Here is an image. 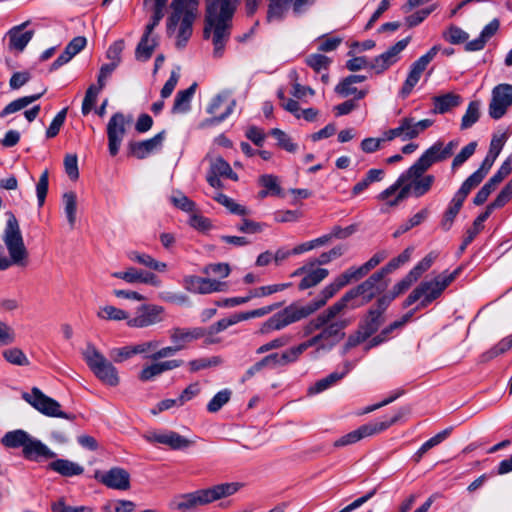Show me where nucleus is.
<instances>
[{
    "label": "nucleus",
    "instance_id": "1",
    "mask_svg": "<svg viewBox=\"0 0 512 512\" xmlns=\"http://www.w3.org/2000/svg\"><path fill=\"white\" fill-rule=\"evenodd\" d=\"M353 279L345 270L337 276L333 282L325 286L319 296L306 305L292 303L281 311L275 313L266 320L260 327V334H269L272 331L281 330L290 324L298 322L323 307L340 289L352 282Z\"/></svg>",
    "mask_w": 512,
    "mask_h": 512
},
{
    "label": "nucleus",
    "instance_id": "2",
    "mask_svg": "<svg viewBox=\"0 0 512 512\" xmlns=\"http://www.w3.org/2000/svg\"><path fill=\"white\" fill-rule=\"evenodd\" d=\"M235 5L231 0H206V14L203 36L212 39L215 58L223 56L230 38Z\"/></svg>",
    "mask_w": 512,
    "mask_h": 512
},
{
    "label": "nucleus",
    "instance_id": "3",
    "mask_svg": "<svg viewBox=\"0 0 512 512\" xmlns=\"http://www.w3.org/2000/svg\"><path fill=\"white\" fill-rule=\"evenodd\" d=\"M241 487L240 483H222L206 489H199L189 493L173 496L168 507L172 511H186L198 506L207 505L216 500L236 493Z\"/></svg>",
    "mask_w": 512,
    "mask_h": 512
},
{
    "label": "nucleus",
    "instance_id": "4",
    "mask_svg": "<svg viewBox=\"0 0 512 512\" xmlns=\"http://www.w3.org/2000/svg\"><path fill=\"white\" fill-rule=\"evenodd\" d=\"M200 0H172V12L167 18V34L172 35L179 25L176 46L184 48L192 35V26L198 13Z\"/></svg>",
    "mask_w": 512,
    "mask_h": 512
},
{
    "label": "nucleus",
    "instance_id": "5",
    "mask_svg": "<svg viewBox=\"0 0 512 512\" xmlns=\"http://www.w3.org/2000/svg\"><path fill=\"white\" fill-rule=\"evenodd\" d=\"M7 221L2 235L9 257L0 255V271H4L12 265L25 266L28 259V251L19 222L12 212H7Z\"/></svg>",
    "mask_w": 512,
    "mask_h": 512
},
{
    "label": "nucleus",
    "instance_id": "6",
    "mask_svg": "<svg viewBox=\"0 0 512 512\" xmlns=\"http://www.w3.org/2000/svg\"><path fill=\"white\" fill-rule=\"evenodd\" d=\"M82 355L90 370L103 384L111 387L119 384L117 368L105 358L95 345L88 343Z\"/></svg>",
    "mask_w": 512,
    "mask_h": 512
},
{
    "label": "nucleus",
    "instance_id": "7",
    "mask_svg": "<svg viewBox=\"0 0 512 512\" xmlns=\"http://www.w3.org/2000/svg\"><path fill=\"white\" fill-rule=\"evenodd\" d=\"M458 145V140H451L446 145L442 141H436L409 167L407 175L409 177L422 176L433 164L450 158Z\"/></svg>",
    "mask_w": 512,
    "mask_h": 512
},
{
    "label": "nucleus",
    "instance_id": "8",
    "mask_svg": "<svg viewBox=\"0 0 512 512\" xmlns=\"http://www.w3.org/2000/svg\"><path fill=\"white\" fill-rule=\"evenodd\" d=\"M385 275L380 270L373 273L368 279L361 284L347 291L339 300L343 304L344 308L347 307L348 303L358 297H361V305L369 303L376 295L383 292L387 283L385 281ZM360 306V304H359ZM358 307V305H352V308Z\"/></svg>",
    "mask_w": 512,
    "mask_h": 512
},
{
    "label": "nucleus",
    "instance_id": "9",
    "mask_svg": "<svg viewBox=\"0 0 512 512\" xmlns=\"http://www.w3.org/2000/svg\"><path fill=\"white\" fill-rule=\"evenodd\" d=\"M22 398L37 411L48 417L63 418L70 421L76 418L74 414L63 412L58 401L48 397L37 387H33L30 393H23Z\"/></svg>",
    "mask_w": 512,
    "mask_h": 512
},
{
    "label": "nucleus",
    "instance_id": "10",
    "mask_svg": "<svg viewBox=\"0 0 512 512\" xmlns=\"http://www.w3.org/2000/svg\"><path fill=\"white\" fill-rule=\"evenodd\" d=\"M399 418L400 415H395L394 417L384 421H377L374 423L362 425L358 429L351 431L337 439L334 442V447H344L350 444H354L365 437L380 433L396 423Z\"/></svg>",
    "mask_w": 512,
    "mask_h": 512
},
{
    "label": "nucleus",
    "instance_id": "11",
    "mask_svg": "<svg viewBox=\"0 0 512 512\" xmlns=\"http://www.w3.org/2000/svg\"><path fill=\"white\" fill-rule=\"evenodd\" d=\"M439 50L440 47L438 45H434L427 53L412 63L407 78L399 91V96L402 99L407 98L411 94L414 87L419 82L422 73L425 71L428 64L435 58Z\"/></svg>",
    "mask_w": 512,
    "mask_h": 512
},
{
    "label": "nucleus",
    "instance_id": "12",
    "mask_svg": "<svg viewBox=\"0 0 512 512\" xmlns=\"http://www.w3.org/2000/svg\"><path fill=\"white\" fill-rule=\"evenodd\" d=\"M442 292L438 287V283L431 281L421 282L405 299L403 308H407L417 301H420L415 310L426 308L434 300L440 297Z\"/></svg>",
    "mask_w": 512,
    "mask_h": 512
},
{
    "label": "nucleus",
    "instance_id": "13",
    "mask_svg": "<svg viewBox=\"0 0 512 512\" xmlns=\"http://www.w3.org/2000/svg\"><path fill=\"white\" fill-rule=\"evenodd\" d=\"M506 137L505 135L494 136L490 142L489 151L482 161L481 166L478 170H476L473 174H471L466 180L469 181L472 185L478 186L483 179L488 174L489 170L493 166L497 157L501 153L503 146L505 144Z\"/></svg>",
    "mask_w": 512,
    "mask_h": 512
},
{
    "label": "nucleus",
    "instance_id": "14",
    "mask_svg": "<svg viewBox=\"0 0 512 512\" xmlns=\"http://www.w3.org/2000/svg\"><path fill=\"white\" fill-rule=\"evenodd\" d=\"M164 308L155 304H143L136 310L134 317H129L127 325L131 328H146L162 322Z\"/></svg>",
    "mask_w": 512,
    "mask_h": 512
},
{
    "label": "nucleus",
    "instance_id": "15",
    "mask_svg": "<svg viewBox=\"0 0 512 512\" xmlns=\"http://www.w3.org/2000/svg\"><path fill=\"white\" fill-rule=\"evenodd\" d=\"M130 122L126 120L125 115L116 112L111 116L107 124L108 150L111 156H116L119 152L121 143L126 134V124Z\"/></svg>",
    "mask_w": 512,
    "mask_h": 512
},
{
    "label": "nucleus",
    "instance_id": "16",
    "mask_svg": "<svg viewBox=\"0 0 512 512\" xmlns=\"http://www.w3.org/2000/svg\"><path fill=\"white\" fill-rule=\"evenodd\" d=\"M512 105V85L499 84L492 90V98L489 104V116L498 120L502 118L507 109Z\"/></svg>",
    "mask_w": 512,
    "mask_h": 512
},
{
    "label": "nucleus",
    "instance_id": "17",
    "mask_svg": "<svg viewBox=\"0 0 512 512\" xmlns=\"http://www.w3.org/2000/svg\"><path fill=\"white\" fill-rule=\"evenodd\" d=\"M476 186L472 185L469 181L465 180L458 191L454 194L453 198L449 202V205L444 212L441 227L443 230L448 231L454 222V219L461 210L463 203L472 189Z\"/></svg>",
    "mask_w": 512,
    "mask_h": 512
},
{
    "label": "nucleus",
    "instance_id": "18",
    "mask_svg": "<svg viewBox=\"0 0 512 512\" xmlns=\"http://www.w3.org/2000/svg\"><path fill=\"white\" fill-rule=\"evenodd\" d=\"M410 42V37H406L393 46H391L388 50L375 57L370 63V69L374 70L376 74H382L387 69H389L392 65L400 59V53L407 47Z\"/></svg>",
    "mask_w": 512,
    "mask_h": 512
},
{
    "label": "nucleus",
    "instance_id": "19",
    "mask_svg": "<svg viewBox=\"0 0 512 512\" xmlns=\"http://www.w3.org/2000/svg\"><path fill=\"white\" fill-rule=\"evenodd\" d=\"M143 438L151 444H162L172 450H181L189 447L190 441L174 431L150 430L143 434Z\"/></svg>",
    "mask_w": 512,
    "mask_h": 512
},
{
    "label": "nucleus",
    "instance_id": "20",
    "mask_svg": "<svg viewBox=\"0 0 512 512\" xmlns=\"http://www.w3.org/2000/svg\"><path fill=\"white\" fill-rule=\"evenodd\" d=\"M183 285L185 289L194 294H210L213 292H223L227 285L215 279L203 278L196 275L184 277Z\"/></svg>",
    "mask_w": 512,
    "mask_h": 512
},
{
    "label": "nucleus",
    "instance_id": "21",
    "mask_svg": "<svg viewBox=\"0 0 512 512\" xmlns=\"http://www.w3.org/2000/svg\"><path fill=\"white\" fill-rule=\"evenodd\" d=\"M164 139L165 131H161L150 139L131 141L128 144L129 153L137 159H145L152 153L161 149Z\"/></svg>",
    "mask_w": 512,
    "mask_h": 512
},
{
    "label": "nucleus",
    "instance_id": "22",
    "mask_svg": "<svg viewBox=\"0 0 512 512\" xmlns=\"http://www.w3.org/2000/svg\"><path fill=\"white\" fill-rule=\"evenodd\" d=\"M112 277L122 279L129 284L143 283L154 287H159L161 284L159 277L154 273L135 267H129L125 271L113 272Z\"/></svg>",
    "mask_w": 512,
    "mask_h": 512
},
{
    "label": "nucleus",
    "instance_id": "23",
    "mask_svg": "<svg viewBox=\"0 0 512 512\" xmlns=\"http://www.w3.org/2000/svg\"><path fill=\"white\" fill-rule=\"evenodd\" d=\"M387 310V308H382L379 304V299L376 301V305L371 307L367 315L360 322L359 330L360 333L364 334V338L371 337L383 323V313Z\"/></svg>",
    "mask_w": 512,
    "mask_h": 512
},
{
    "label": "nucleus",
    "instance_id": "24",
    "mask_svg": "<svg viewBox=\"0 0 512 512\" xmlns=\"http://www.w3.org/2000/svg\"><path fill=\"white\" fill-rule=\"evenodd\" d=\"M28 21L12 27L6 34L9 39L8 48L11 51L22 52L34 36V30L24 31Z\"/></svg>",
    "mask_w": 512,
    "mask_h": 512
},
{
    "label": "nucleus",
    "instance_id": "25",
    "mask_svg": "<svg viewBox=\"0 0 512 512\" xmlns=\"http://www.w3.org/2000/svg\"><path fill=\"white\" fill-rule=\"evenodd\" d=\"M207 330L204 327L180 328L174 327L169 330L170 340L173 344L182 345V349L192 341L206 336Z\"/></svg>",
    "mask_w": 512,
    "mask_h": 512
},
{
    "label": "nucleus",
    "instance_id": "26",
    "mask_svg": "<svg viewBox=\"0 0 512 512\" xmlns=\"http://www.w3.org/2000/svg\"><path fill=\"white\" fill-rule=\"evenodd\" d=\"M100 482L108 488L117 490H127L130 487V475L129 473L119 467L111 468L104 472L100 478Z\"/></svg>",
    "mask_w": 512,
    "mask_h": 512
},
{
    "label": "nucleus",
    "instance_id": "27",
    "mask_svg": "<svg viewBox=\"0 0 512 512\" xmlns=\"http://www.w3.org/2000/svg\"><path fill=\"white\" fill-rule=\"evenodd\" d=\"M226 100H227L226 94H218L211 100L210 104L207 107V113L213 115V117L206 121L207 124H209V125L219 124L222 121H224L233 112L234 107L236 105L235 100H231L227 104L225 110L223 112L219 113L220 107Z\"/></svg>",
    "mask_w": 512,
    "mask_h": 512
},
{
    "label": "nucleus",
    "instance_id": "28",
    "mask_svg": "<svg viewBox=\"0 0 512 512\" xmlns=\"http://www.w3.org/2000/svg\"><path fill=\"white\" fill-rule=\"evenodd\" d=\"M348 325L347 320H338L334 322H329L319 333L322 339V342L326 344V349L332 348L336 345L340 340L343 339L345 333L343 330Z\"/></svg>",
    "mask_w": 512,
    "mask_h": 512
},
{
    "label": "nucleus",
    "instance_id": "29",
    "mask_svg": "<svg viewBox=\"0 0 512 512\" xmlns=\"http://www.w3.org/2000/svg\"><path fill=\"white\" fill-rule=\"evenodd\" d=\"M23 456L27 460L38 461L39 458L53 459L56 457V453L51 451L40 440L34 439L30 436L29 441H27L23 448Z\"/></svg>",
    "mask_w": 512,
    "mask_h": 512
},
{
    "label": "nucleus",
    "instance_id": "30",
    "mask_svg": "<svg viewBox=\"0 0 512 512\" xmlns=\"http://www.w3.org/2000/svg\"><path fill=\"white\" fill-rule=\"evenodd\" d=\"M512 349V333L478 356L479 364H487Z\"/></svg>",
    "mask_w": 512,
    "mask_h": 512
},
{
    "label": "nucleus",
    "instance_id": "31",
    "mask_svg": "<svg viewBox=\"0 0 512 512\" xmlns=\"http://www.w3.org/2000/svg\"><path fill=\"white\" fill-rule=\"evenodd\" d=\"M197 83H193L191 86L184 90L177 92L171 112L173 114H184L191 110V101L195 94Z\"/></svg>",
    "mask_w": 512,
    "mask_h": 512
},
{
    "label": "nucleus",
    "instance_id": "32",
    "mask_svg": "<svg viewBox=\"0 0 512 512\" xmlns=\"http://www.w3.org/2000/svg\"><path fill=\"white\" fill-rule=\"evenodd\" d=\"M48 469L63 477H73L83 474L84 468L68 459H56L48 464Z\"/></svg>",
    "mask_w": 512,
    "mask_h": 512
},
{
    "label": "nucleus",
    "instance_id": "33",
    "mask_svg": "<svg viewBox=\"0 0 512 512\" xmlns=\"http://www.w3.org/2000/svg\"><path fill=\"white\" fill-rule=\"evenodd\" d=\"M386 258V253L384 251L377 252L374 254L367 262L362 264L359 267H350L347 269V272L353 279V281H358L366 276L373 268H375L378 264H380Z\"/></svg>",
    "mask_w": 512,
    "mask_h": 512
},
{
    "label": "nucleus",
    "instance_id": "34",
    "mask_svg": "<svg viewBox=\"0 0 512 512\" xmlns=\"http://www.w3.org/2000/svg\"><path fill=\"white\" fill-rule=\"evenodd\" d=\"M150 36L151 34H147V31H144L136 47L135 57L139 61L149 60L154 52V49L158 45L156 38H151Z\"/></svg>",
    "mask_w": 512,
    "mask_h": 512
},
{
    "label": "nucleus",
    "instance_id": "35",
    "mask_svg": "<svg viewBox=\"0 0 512 512\" xmlns=\"http://www.w3.org/2000/svg\"><path fill=\"white\" fill-rule=\"evenodd\" d=\"M344 306L340 300L336 301L329 308L317 315L314 319L310 320L314 328L317 330L323 329L329 322H331L340 312L344 310Z\"/></svg>",
    "mask_w": 512,
    "mask_h": 512
},
{
    "label": "nucleus",
    "instance_id": "36",
    "mask_svg": "<svg viewBox=\"0 0 512 512\" xmlns=\"http://www.w3.org/2000/svg\"><path fill=\"white\" fill-rule=\"evenodd\" d=\"M413 283L414 281L408 275H406L393 286L392 290L388 294L378 298L380 306H382V308H388L391 302L396 297L407 291Z\"/></svg>",
    "mask_w": 512,
    "mask_h": 512
},
{
    "label": "nucleus",
    "instance_id": "37",
    "mask_svg": "<svg viewBox=\"0 0 512 512\" xmlns=\"http://www.w3.org/2000/svg\"><path fill=\"white\" fill-rule=\"evenodd\" d=\"M402 175L405 176V181L412 180L411 189L415 197H421L428 193L435 181V177L433 175L409 177L407 175V171Z\"/></svg>",
    "mask_w": 512,
    "mask_h": 512
},
{
    "label": "nucleus",
    "instance_id": "38",
    "mask_svg": "<svg viewBox=\"0 0 512 512\" xmlns=\"http://www.w3.org/2000/svg\"><path fill=\"white\" fill-rule=\"evenodd\" d=\"M46 90L47 89L44 88L43 91L40 92V93L29 95V96H24V97L18 98L16 100L10 102L0 112V117L4 118V117H6L9 114H12V113H15V112H18V111L24 109L25 107H27L31 103H33V102L37 101L38 99H40L43 96V94L46 92Z\"/></svg>",
    "mask_w": 512,
    "mask_h": 512
},
{
    "label": "nucleus",
    "instance_id": "39",
    "mask_svg": "<svg viewBox=\"0 0 512 512\" xmlns=\"http://www.w3.org/2000/svg\"><path fill=\"white\" fill-rule=\"evenodd\" d=\"M127 257L140 265H143L149 269L164 272L167 269V264L155 260L152 256L146 253H140L138 251H130L127 253Z\"/></svg>",
    "mask_w": 512,
    "mask_h": 512
},
{
    "label": "nucleus",
    "instance_id": "40",
    "mask_svg": "<svg viewBox=\"0 0 512 512\" xmlns=\"http://www.w3.org/2000/svg\"><path fill=\"white\" fill-rule=\"evenodd\" d=\"M461 97L454 93H446L444 95L435 96L433 98L434 113L444 114L451 108L460 104Z\"/></svg>",
    "mask_w": 512,
    "mask_h": 512
},
{
    "label": "nucleus",
    "instance_id": "41",
    "mask_svg": "<svg viewBox=\"0 0 512 512\" xmlns=\"http://www.w3.org/2000/svg\"><path fill=\"white\" fill-rule=\"evenodd\" d=\"M329 274V271L325 268H316L308 266V271L306 275L300 281L298 288L299 290H306L308 288L314 287L319 284L322 280H324Z\"/></svg>",
    "mask_w": 512,
    "mask_h": 512
},
{
    "label": "nucleus",
    "instance_id": "42",
    "mask_svg": "<svg viewBox=\"0 0 512 512\" xmlns=\"http://www.w3.org/2000/svg\"><path fill=\"white\" fill-rule=\"evenodd\" d=\"M30 435L21 429L13 430L7 432L1 439V443L3 446L7 448H19L26 445L27 441H29Z\"/></svg>",
    "mask_w": 512,
    "mask_h": 512
},
{
    "label": "nucleus",
    "instance_id": "43",
    "mask_svg": "<svg viewBox=\"0 0 512 512\" xmlns=\"http://www.w3.org/2000/svg\"><path fill=\"white\" fill-rule=\"evenodd\" d=\"M452 432V427L446 428L443 431L437 433L435 436L431 437L429 440L424 442L421 447L417 450V452L413 456V460L416 463H419L422 459L423 455L429 451L431 448L437 446L442 441H444Z\"/></svg>",
    "mask_w": 512,
    "mask_h": 512
},
{
    "label": "nucleus",
    "instance_id": "44",
    "mask_svg": "<svg viewBox=\"0 0 512 512\" xmlns=\"http://www.w3.org/2000/svg\"><path fill=\"white\" fill-rule=\"evenodd\" d=\"M64 212L68 223L73 229L76 223L77 196L74 192L69 191L63 194Z\"/></svg>",
    "mask_w": 512,
    "mask_h": 512
},
{
    "label": "nucleus",
    "instance_id": "45",
    "mask_svg": "<svg viewBox=\"0 0 512 512\" xmlns=\"http://www.w3.org/2000/svg\"><path fill=\"white\" fill-rule=\"evenodd\" d=\"M291 0H269L267 21H279L284 17Z\"/></svg>",
    "mask_w": 512,
    "mask_h": 512
},
{
    "label": "nucleus",
    "instance_id": "46",
    "mask_svg": "<svg viewBox=\"0 0 512 512\" xmlns=\"http://www.w3.org/2000/svg\"><path fill=\"white\" fill-rule=\"evenodd\" d=\"M429 215L427 208L422 209L415 215H413L407 222L401 224L393 233L394 238H398L402 234L408 232L413 227L420 225Z\"/></svg>",
    "mask_w": 512,
    "mask_h": 512
},
{
    "label": "nucleus",
    "instance_id": "47",
    "mask_svg": "<svg viewBox=\"0 0 512 512\" xmlns=\"http://www.w3.org/2000/svg\"><path fill=\"white\" fill-rule=\"evenodd\" d=\"M480 117V104L478 101H471L468 104L465 114L461 120V129L466 130L471 128Z\"/></svg>",
    "mask_w": 512,
    "mask_h": 512
},
{
    "label": "nucleus",
    "instance_id": "48",
    "mask_svg": "<svg viewBox=\"0 0 512 512\" xmlns=\"http://www.w3.org/2000/svg\"><path fill=\"white\" fill-rule=\"evenodd\" d=\"M97 317L103 320L121 321L129 319V315L125 310L112 305L101 307L97 312Z\"/></svg>",
    "mask_w": 512,
    "mask_h": 512
},
{
    "label": "nucleus",
    "instance_id": "49",
    "mask_svg": "<svg viewBox=\"0 0 512 512\" xmlns=\"http://www.w3.org/2000/svg\"><path fill=\"white\" fill-rule=\"evenodd\" d=\"M211 173L222 177H226L233 181L238 180L237 174L232 170L230 164L223 158H216L211 165Z\"/></svg>",
    "mask_w": 512,
    "mask_h": 512
},
{
    "label": "nucleus",
    "instance_id": "50",
    "mask_svg": "<svg viewBox=\"0 0 512 512\" xmlns=\"http://www.w3.org/2000/svg\"><path fill=\"white\" fill-rule=\"evenodd\" d=\"M270 135H272L277 140V145L290 153H294L298 149V145L293 142L292 138L284 131L278 128H273L270 131Z\"/></svg>",
    "mask_w": 512,
    "mask_h": 512
},
{
    "label": "nucleus",
    "instance_id": "51",
    "mask_svg": "<svg viewBox=\"0 0 512 512\" xmlns=\"http://www.w3.org/2000/svg\"><path fill=\"white\" fill-rule=\"evenodd\" d=\"M437 255L433 252L427 254L421 261H419L407 274L414 282H416L424 272H426L434 263Z\"/></svg>",
    "mask_w": 512,
    "mask_h": 512
},
{
    "label": "nucleus",
    "instance_id": "52",
    "mask_svg": "<svg viewBox=\"0 0 512 512\" xmlns=\"http://www.w3.org/2000/svg\"><path fill=\"white\" fill-rule=\"evenodd\" d=\"M231 395L232 391L227 388L217 392L207 404L208 412H218L226 403L229 402Z\"/></svg>",
    "mask_w": 512,
    "mask_h": 512
},
{
    "label": "nucleus",
    "instance_id": "53",
    "mask_svg": "<svg viewBox=\"0 0 512 512\" xmlns=\"http://www.w3.org/2000/svg\"><path fill=\"white\" fill-rule=\"evenodd\" d=\"M215 200L218 203H220L221 205H223L224 207H226L229 210V212L232 214L241 215V216L248 214V210L246 209V207L236 203L232 198H230L226 194H223V193L217 194L215 196Z\"/></svg>",
    "mask_w": 512,
    "mask_h": 512
},
{
    "label": "nucleus",
    "instance_id": "54",
    "mask_svg": "<svg viewBox=\"0 0 512 512\" xmlns=\"http://www.w3.org/2000/svg\"><path fill=\"white\" fill-rule=\"evenodd\" d=\"M346 83V79H343L341 82H339L335 87V92L341 95L342 97H348L354 94L355 100H361L367 95L368 90H358L356 87L353 86V84L346 85Z\"/></svg>",
    "mask_w": 512,
    "mask_h": 512
},
{
    "label": "nucleus",
    "instance_id": "55",
    "mask_svg": "<svg viewBox=\"0 0 512 512\" xmlns=\"http://www.w3.org/2000/svg\"><path fill=\"white\" fill-rule=\"evenodd\" d=\"M412 251L413 248H406L401 254L390 260L384 267H382L380 271L386 276L388 273L398 269L401 265L409 261Z\"/></svg>",
    "mask_w": 512,
    "mask_h": 512
},
{
    "label": "nucleus",
    "instance_id": "56",
    "mask_svg": "<svg viewBox=\"0 0 512 512\" xmlns=\"http://www.w3.org/2000/svg\"><path fill=\"white\" fill-rule=\"evenodd\" d=\"M240 317H241V314L236 313L229 318H223V319L218 320L217 322L212 324L208 329H206L207 330L206 335L211 336V335H214V334L224 331L228 327H230L234 324H237L238 322H241L242 319H240Z\"/></svg>",
    "mask_w": 512,
    "mask_h": 512
},
{
    "label": "nucleus",
    "instance_id": "57",
    "mask_svg": "<svg viewBox=\"0 0 512 512\" xmlns=\"http://www.w3.org/2000/svg\"><path fill=\"white\" fill-rule=\"evenodd\" d=\"M344 252L345 248L342 245L335 246L331 250L321 253L318 258H315L314 260L310 261V266L314 267L316 265L328 264L333 259L342 256Z\"/></svg>",
    "mask_w": 512,
    "mask_h": 512
},
{
    "label": "nucleus",
    "instance_id": "58",
    "mask_svg": "<svg viewBox=\"0 0 512 512\" xmlns=\"http://www.w3.org/2000/svg\"><path fill=\"white\" fill-rule=\"evenodd\" d=\"M4 359L17 366H27L29 365V360L24 352L19 348H10L3 351Z\"/></svg>",
    "mask_w": 512,
    "mask_h": 512
},
{
    "label": "nucleus",
    "instance_id": "59",
    "mask_svg": "<svg viewBox=\"0 0 512 512\" xmlns=\"http://www.w3.org/2000/svg\"><path fill=\"white\" fill-rule=\"evenodd\" d=\"M102 89L103 88H100L99 86H96L94 84L88 87L82 103L81 110L83 115H87L91 112L97 101L98 94Z\"/></svg>",
    "mask_w": 512,
    "mask_h": 512
},
{
    "label": "nucleus",
    "instance_id": "60",
    "mask_svg": "<svg viewBox=\"0 0 512 512\" xmlns=\"http://www.w3.org/2000/svg\"><path fill=\"white\" fill-rule=\"evenodd\" d=\"M52 512H94V509L90 506H71L68 505L64 498H60L58 501L51 504Z\"/></svg>",
    "mask_w": 512,
    "mask_h": 512
},
{
    "label": "nucleus",
    "instance_id": "61",
    "mask_svg": "<svg viewBox=\"0 0 512 512\" xmlns=\"http://www.w3.org/2000/svg\"><path fill=\"white\" fill-rule=\"evenodd\" d=\"M67 111H68L67 107L63 108L53 118L52 122L50 123L49 127L46 130L47 138H54L59 134V131L65 122Z\"/></svg>",
    "mask_w": 512,
    "mask_h": 512
},
{
    "label": "nucleus",
    "instance_id": "62",
    "mask_svg": "<svg viewBox=\"0 0 512 512\" xmlns=\"http://www.w3.org/2000/svg\"><path fill=\"white\" fill-rule=\"evenodd\" d=\"M477 143L475 141L468 143L454 157L452 161V169H456L463 165L476 151Z\"/></svg>",
    "mask_w": 512,
    "mask_h": 512
},
{
    "label": "nucleus",
    "instance_id": "63",
    "mask_svg": "<svg viewBox=\"0 0 512 512\" xmlns=\"http://www.w3.org/2000/svg\"><path fill=\"white\" fill-rule=\"evenodd\" d=\"M444 38L451 44H462L468 40L469 35L460 27L452 25L444 34Z\"/></svg>",
    "mask_w": 512,
    "mask_h": 512
},
{
    "label": "nucleus",
    "instance_id": "64",
    "mask_svg": "<svg viewBox=\"0 0 512 512\" xmlns=\"http://www.w3.org/2000/svg\"><path fill=\"white\" fill-rule=\"evenodd\" d=\"M330 62V59L323 54H311L306 58V64L315 72L327 70Z\"/></svg>",
    "mask_w": 512,
    "mask_h": 512
}]
</instances>
